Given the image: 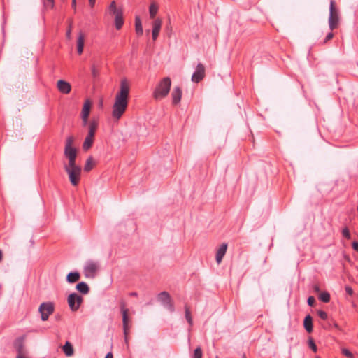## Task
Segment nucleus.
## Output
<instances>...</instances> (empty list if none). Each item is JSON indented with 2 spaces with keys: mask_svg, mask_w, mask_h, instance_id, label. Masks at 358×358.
<instances>
[{
  "mask_svg": "<svg viewBox=\"0 0 358 358\" xmlns=\"http://www.w3.org/2000/svg\"><path fill=\"white\" fill-rule=\"evenodd\" d=\"M352 248H353L355 251L358 252V242H357V241H354V242H352Z\"/></svg>",
  "mask_w": 358,
  "mask_h": 358,
  "instance_id": "obj_44",
  "label": "nucleus"
},
{
  "mask_svg": "<svg viewBox=\"0 0 358 358\" xmlns=\"http://www.w3.org/2000/svg\"><path fill=\"white\" fill-rule=\"evenodd\" d=\"M105 358H113V353H112V352H108V353L106 355V357H105Z\"/></svg>",
  "mask_w": 358,
  "mask_h": 358,
  "instance_id": "obj_48",
  "label": "nucleus"
},
{
  "mask_svg": "<svg viewBox=\"0 0 358 358\" xmlns=\"http://www.w3.org/2000/svg\"><path fill=\"white\" fill-rule=\"evenodd\" d=\"M95 162L94 161V159L92 156L89 157L85 162V164L84 166V171L85 172L90 171L94 166Z\"/></svg>",
  "mask_w": 358,
  "mask_h": 358,
  "instance_id": "obj_24",
  "label": "nucleus"
},
{
  "mask_svg": "<svg viewBox=\"0 0 358 358\" xmlns=\"http://www.w3.org/2000/svg\"><path fill=\"white\" fill-rule=\"evenodd\" d=\"M205 75V66L201 63H199L196 66L195 71L192 76V81L198 83L204 78Z\"/></svg>",
  "mask_w": 358,
  "mask_h": 358,
  "instance_id": "obj_11",
  "label": "nucleus"
},
{
  "mask_svg": "<svg viewBox=\"0 0 358 358\" xmlns=\"http://www.w3.org/2000/svg\"><path fill=\"white\" fill-rule=\"evenodd\" d=\"M45 9H52L55 7V0H43Z\"/></svg>",
  "mask_w": 358,
  "mask_h": 358,
  "instance_id": "obj_32",
  "label": "nucleus"
},
{
  "mask_svg": "<svg viewBox=\"0 0 358 358\" xmlns=\"http://www.w3.org/2000/svg\"><path fill=\"white\" fill-rule=\"evenodd\" d=\"M182 94V90L180 87L176 86L173 88L171 92L172 103L173 105H177L180 102Z\"/></svg>",
  "mask_w": 358,
  "mask_h": 358,
  "instance_id": "obj_13",
  "label": "nucleus"
},
{
  "mask_svg": "<svg viewBox=\"0 0 358 358\" xmlns=\"http://www.w3.org/2000/svg\"><path fill=\"white\" fill-rule=\"evenodd\" d=\"M317 313L322 320H327L328 317L327 313L324 310H317Z\"/></svg>",
  "mask_w": 358,
  "mask_h": 358,
  "instance_id": "obj_36",
  "label": "nucleus"
},
{
  "mask_svg": "<svg viewBox=\"0 0 358 358\" xmlns=\"http://www.w3.org/2000/svg\"><path fill=\"white\" fill-rule=\"evenodd\" d=\"M303 327L308 333H311L313 330V317L308 315L303 320Z\"/></svg>",
  "mask_w": 358,
  "mask_h": 358,
  "instance_id": "obj_15",
  "label": "nucleus"
},
{
  "mask_svg": "<svg viewBox=\"0 0 358 358\" xmlns=\"http://www.w3.org/2000/svg\"><path fill=\"white\" fill-rule=\"evenodd\" d=\"M357 212H358V206H357Z\"/></svg>",
  "mask_w": 358,
  "mask_h": 358,
  "instance_id": "obj_53",
  "label": "nucleus"
},
{
  "mask_svg": "<svg viewBox=\"0 0 358 358\" xmlns=\"http://www.w3.org/2000/svg\"><path fill=\"white\" fill-rule=\"evenodd\" d=\"M129 296H137L138 294L136 292H131V293H129Z\"/></svg>",
  "mask_w": 358,
  "mask_h": 358,
  "instance_id": "obj_50",
  "label": "nucleus"
},
{
  "mask_svg": "<svg viewBox=\"0 0 358 358\" xmlns=\"http://www.w3.org/2000/svg\"><path fill=\"white\" fill-rule=\"evenodd\" d=\"M76 0H72V7L76 9Z\"/></svg>",
  "mask_w": 358,
  "mask_h": 358,
  "instance_id": "obj_49",
  "label": "nucleus"
},
{
  "mask_svg": "<svg viewBox=\"0 0 358 358\" xmlns=\"http://www.w3.org/2000/svg\"><path fill=\"white\" fill-rule=\"evenodd\" d=\"M185 318H186L187 322L189 323V324L190 326H192L193 320H192V317L191 315L190 308L187 304L185 306Z\"/></svg>",
  "mask_w": 358,
  "mask_h": 358,
  "instance_id": "obj_28",
  "label": "nucleus"
},
{
  "mask_svg": "<svg viewBox=\"0 0 358 358\" xmlns=\"http://www.w3.org/2000/svg\"><path fill=\"white\" fill-rule=\"evenodd\" d=\"M313 289L315 292L319 293L320 292V287L319 284H314L313 285Z\"/></svg>",
  "mask_w": 358,
  "mask_h": 358,
  "instance_id": "obj_42",
  "label": "nucleus"
},
{
  "mask_svg": "<svg viewBox=\"0 0 358 358\" xmlns=\"http://www.w3.org/2000/svg\"><path fill=\"white\" fill-rule=\"evenodd\" d=\"M158 11V6L155 3H152L149 8L150 17L155 19Z\"/></svg>",
  "mask_w": 358,
  "mask_h": 358,
  "instance_id": "obj_30",
  "label": "nucleus"
},
{
  "mask_svg": "<svg viewBox=\"0 0 358 358\" xmlns=\"http://www.w3.org/2000/svg\"><path fill=\"white\" fill-rule=\"evenodd\" d=\"M64 168L69 176L71 184L73 186H77L80 180L81 167L77 164H73L72 166L64 165Z\"/></svg>",
  "mask_w": 358,
  "mask_h": 358,
  "instance_id": "obj_4",
  "label": "nucleus"
},
{
  "mask_svg": "<svg viewBox=\"0 0 358 358\" xmlns=\"http://www.w3.org/2000/svg\"><path fill=\"white\" fill-rule=\"evenodd\" d=\"M98 127V122L95 120H92L89 122V131L87 136L90 137H94L96 133V131Z\"/></svg>",
  "mask_w": 358,
  "mask_h": 358,
  "instance_id": "obj_20",
  "label": "nucleus"
},
{
  "mask_svg": "<svg viewBox=\"0 0 358 358\" xmlns=\"http://www.w3.org/2000/svg\"><path fill=\"white\" fill-rule=\"evenodd\" d=\"M83 127H86L88 124V117H81Z\"/></svg>",
  "mask_w": 358,
  "mask_h": 358,
  "instance_id": "obj_43",
  "label": "nucleus"
},
{
  "mask_svg": "<svg viewBox=\"0 0 358 358\" xmlns=\"http://www.w3.org/2000/svg\"><path fill=\"white\" fill-rule=\"evenodd\" d=\"M345 289L347 294H349L350 296H352L353 294V289L351 287L346 286Z\"/></svg>",
  "mask_w": 358,
  "mask_h": 358,
  "instance_id": "obj_41",
  "label": "nucleus"
},
{
  "mask_svg": "<svg viewBox=\"0 0 358 358\" xmlns=\"http://www.w3.org/2000/svg\"><path fill=\"white\" fill-rule=\"evenodd\" d=\"M342 353L346 356L347 357H350V358H352L353 355L352 353L348 349L346 348H343L342 349Z\"/></svg>",
  "mask_w": 358,
  "mask_h": 358,
  "instance_id": "obj_37",
  "label": "nucleus"
},
{
  "mask_svg": "<svg viewBox=\"0 0 358 358\" xmlns=\"http://www.w3.org/2000/svg\"><path fill=\"white\" fill-rule=\"evenodd\" d=\"M76 289L83 294H87L90 292V288L87 283L81 282L77 284Z\"/></svg>",
  "mask_w": 358,
  "mask_h": 358,
  "instance_id": "obj_26",
  "label": "nucleus"
},
{
  "mask_svg": "<svg viewBox=\"0 0 358 358\" xmlns=\"http://www.w3.org/2000/svg\"><path fill=\"white\" fill-rule=\"evenodd\" d=\"M319 299L324 303H329L330 301V294L327 292H322L319 296Z\"/></svg>",
  "mask_w": 358,
  "mask_h": 358,
  "instance_id": "obj_31",
  "label": "nucleus"
},
{
  "mask_svg": "<svg viewBox=\"0 0 358 358\" xmlns=\"http://www.w3.org/2000/svg\"><path fill=\"white\" fill-rule=\"evenodd\" d=\"M171 86V80L169 77L162 79L157 85L154 92L153 98L155 100H160L165 98L169 93Z\"/></svg>",
  "mask_w": 358,
  "mask_h": 358,
  "instance_id": "obj_2",
  "label": "nucleus"
},
{
  "mask_svg": "<svg viewBox=\"0 0 358 358\" xmlns=\"http://www.w3.org/2000/svg\"><path fill=\"white\" fill-rule=\"evenodd\" d=\"M129 85L126 79L120 82V90L116 94L113 106L112 116L115 120H120L125 113L129 101Z\"/></svg>",
  "mask_w": 358,
  "mask_h": 358,
  "instance_id": "obj_1",
  "label": "nucleus"
},
{
  "mask_svg": "<svg viewBox=\"0 0 358 358\" xmlns=\"http://www.w3.org/2000/svg\"><path fill=\"white\" fill-rule=\"evenodd\" d=\"M3 259V254H2V251L0 250V262H1Z\"/></svg>",
  "mask_w": 358,
  "mask_h": 358,
  "instance_id": "obj_51",
  "label": "nucleus"
},
{
  "mask_svg": "<svg viewBox=\"0 0 358 358\" xmlns=\"http://www.w3.org/2000/svg\"><path fill=\"white\" fill-rule=\"evenodd\" d=\"M92 74L94 78L99 75V71L94 66H92Z\"/></svg>",
  "mask_w": 358,
  "mask_h": 358,
  "instance_id": "obj_40",
  "label": "nucleus"
},
{
  "mask_svg": "<svg viewBox=\"0 0 358 358\" xmlns=\"http://www.w3.org/2000/svg\"><path fill=\"white\" fill-rule=\"evenodd\" d=\"M115 27L117 29H120L124 24V19H123V11L120 10L119 13H117V15H115Z\"/></svg>",
  "mask_w": 358,
  "mask_h": 358,
  "instance_id": "obj_18",
  "label": "nucleus"
},
{
  "mask_svg": "<svg viewBox=\"0 0 358 358\" xmlns=\"http://www.w3.org/2000/svg\"><path fill=\"white\" fill-rule=\"evenodd\" d=\"M159 32H157V31H152V39H153L154 41H155V40L157 38V37H158V36H159Z\"/></svg>",
  "mask_w": 358,
  "mask_h": 358,
  "instance_id": "obj_45",
  "label": "nucleus"
},
{
  "mask_svg": "<svg viewBox=\"0 0 358 358\" xmlns=\"http://www.w3.org/2000/svg\"><path fill=\"white\" fill-rule=\"evenodd\" d=\"M62 350L64 353L67 357H71L73 355L74 350L72 344L69 341H66L64 346L62 347Z\"/></svg>",
  "mask_w": 358,
  "mask_h": 358,
  "instance_id": "obj_21",
  "label": "nucleus"
},
{
  "mask_svg": "<svg viewBox=\"0 0 358 358\" xmlns=\"http://www.w3.org/2000/svg\"><path fill=\"white\" fill-rule=\"evenodd\" d=\"M96 0H89L90 5L92 8L94 6Z\"/></svg>",
  "mask_w": 358,
  "mask_h": 358,
  "instance_id": "obj_47",
  "label": "nucleus"
},
{
  "mask_svg": "<svg viewBox=\"0 0 358 358\" xmlns=\"http://www.w3.org/2000/svg\"><path fill=\"white\" fill-rule=\"evenodd\" d=\"M57 87L58 90L61 93L65 94H69L71 90V84L65 80H59L57 81Z\"/></svg>",
  "mask_w": 358,
  "mask_h": 358,
  "instance_id": "obj_12",
  "label": "nucleus"
},
{
  "mask_svg": "<svg viewBox=\"0 0 358 358\" xmlns=\"http://www.w3.org/2000/svg\"><path fill=\"white\" fill-rule=\"evenodd\" d=\"M83 297L76 293L69 294L67 301L70 309L73 312L78 310L83 302Z\"/></svg>",
  "mask_w": 358,
  "mask_h": 358,
  "instance_id": "obj_10",
  "label": "nucleus"
},
{
  "mask_svg": "<svg viewBox=\"0 0 358 358\" xmlns=\"http://www.w3.org/2000/svg\"><path fill=\"white\" fill-rule=\"evenodd\" d=\"M308 345H309L310 348H311V350L314 352H317V345H316V344L315 343L313 339L311 337L309 338V339H308Z\"/></svg>",
  "mask_w": 358,
  "mask_h": 358,
  "instance_id": "obj_34",
  "label": "nucleus"
},
{
  "mask_svg": "<svg viewBox=\"0 0 358 358\" xmlns=\"http://www.w3.org/2000/svg\"><path fill=\"white\" fill-rule=\"evenodd\" d=\"M215 358H219L217 356Z\"/></svg>",
  "mask_w": 358,
  "mask_h": 358,
  "instance_id": "obj_54",
  "label": "nucleus"
},
{
  "mask_svg": "<svg viewBox=\"0 0 358 358\" xmlns=\"http://www.w3.org/2000/svg\"><path fill=\"white\" fill-rule=\"evenodd\" d=\"M74 138L72 136H69L66 139V143L64 150V155L69 160L66 165L72 166L76 164L77 150L73 146Z\"/></svg>",
  "mask_w": 358,
  "mask_h": 358,
  "instance_id": "obj_3",
  "label": "nucleus"
},
{
  "mask_svg": "<svg viewBox=\"0 0 358 358\" xmlns=\"http://www.w3.org/2000/svg\"><path fill=\"white\" fill-rule=\"evenodd\" d=\"M339 22L338 12L336 8V3L334 0L330 1L329 6V29L332 31L337 28Z\"/></svg>",
  "mask_w": 358,
  "mask_h": 358,
  "instance_id": "obj_6",
  "label": "nucleus"
},
{
  "mask_svg": "<svg viewBox=\"0 0 358 358\" xmlns=\"http://www.w3.org/2000/svg\"><path fill=\"white\" fill-rule=\"evenodd\" d=\"M203 352L201 347H197L194 352L192 358H202Z\"/></svg>",
  "mask_w": 358,
  "mask_h": 358,
  "instance_id": "obj_33",
  "label": "nucleus"
},
{
  "mask_svg": "<svg viewBox=\"0 0 358 358\" xmlns=\"http://www.w3.org/2000/svg\"><path fill=\"white\" fill-rule=\"evenodd\" d=\"M334 37V34L332 32H329L325 37L323 43H327L329 41L332 39Z\"/></svg>",
  "mask_w": 358,
  "mask_h": 358,
  "instance_id": "obj_38",
  "label": "nucleus"
},
{
  "mask_svg": "<svg viewBox=\"0 0 358 358\" xmlns=\"http://www.w3.org/2000/svg\"><path fill=\"white\" fill-rule=\"evenodd\" d=\"M308 304L310 306H313L315 303V299L313 296H309L308 298Z\"/></svg>",
  "mask_w": 358,
  "mask_h": 358,
  "instance_id": "obj_39",
  "label": "nucleus"
},
{
  "mask_svg": "<svg viewBox=\"0 0 358 358\" xmlns=\"http://www.w3.org/2000/svg\"><path fill=\"white\" fill-rule=\"evenodd\" d=\"M38 311L41 314V320L46 321L48 320L49 316L54 313L55 305L52 302L42 303L38 308Z\"/></svg>",
  "mask_w": 358,
  "mask_h": 358,
  "instance_id": "obj_7",
  "label": "nucleus"
},
{
  "mask_svg": "<svg viewBox=\"0 0 358 358\" xmlns=\"http://www.w3.org/2000/svg\"><path fill=\"white\" fill-rule=\"evenodd\" d=\"M108 10L110 15H115L120 10H122V9L117 8L115 1H113L108 6Z\"/></svg>",
  "mask_w": 358,
  "mask_h": 358,
  "instance_id": "obj_27",
  "label": "nucleus"
},
{
  "mask_svg": "<svg viewBox=\"0 0 358 358\" xmlns=\"http://www.w3.org/2000/svg\"><path fill=\"white\" fill-rule=\"evenodd\" d=\"M80 278L78 272H71L66 276V280L69 283H74L79 280Z\"/></svg>",
  "mask_w": 358,
  "mask_h": 358,
  "instance_id": "obj_22",
  "label": "nucleus"
},
{
  "mask_svg": "<svg viewBox=\"0 0 358 358\" xmlns=\"http://www.w3.org/2000/svg\"><path fill=\"white\" fill-rule=\"evenodd\" d=\"M15 348L17 350V354H22L27 352L24 345V338H17L14 343Z\"/></svg>",
  "mask_w": 358,
  "mask_h": 358,
  "instance_id": "obj_16",
  "label": "nucleus"
},
{
  "mask_svg": "<svg viewBox=\"0 0 358 358\" xmlns=\"http://www.w3.org/2000/svg\"><path fill=\"white\" fill-rule=\"evenodd\" d=\"M342 235L343 236V237L346 238L347 239L351 238V235H350V231L348 229V227H345L343 229Z\"/></svg>",
  "mask_w": 358,
  "mask_h": 358,
  "instance_id": "obj_35",
  "label": "nucleus"
},
{
  "mask_svg": "<svg viewBox=\"0 0 358 358\" xmlns=\"http://www.w3.org/2000/svg\"><path fill=\"white\" fill-rule=\"evenodd\" d=\"M227 243H223L220 246L218 250H217V252H216V262H217V264H220L222 262V258H223V257L224 256V255H225V253L227 252Z\"/></svg>",
  "mask_w": 358,
  "mask_h": 358,
  "instance_id": "obj_14",
  "label": "nucleus"
},
{
  "mask_svg": "<svg viewBox=\"0 0 358 358\" xmlns=\"http://www.w3.org/2000/svg\"><path fill=\"white\" fill-rule=\"evenodd\" d=\"M99 270V264L94 261H88L83 268V273L86 278H94Z\"/></svg>",
  "mask_w": 358,
  "mask_h": 358,
  "instance_id": "obj_8",
  "label": "nucleus"
},
{
  "mask_svg": "<svg viewBox=\"0 0 358 358\" xmlns=\"http://www.w3.org/2000/svg\"><path fill=\"white\" fill-rule=\"evenodd\" d=\"M333 326H334V327H335L336 329H338V330H339V331H341V327L338 326V324L336 322H333Z\"/></svg>",
  "mask_w": 358,
  "mask_h": 358,
  "instance_id": "obj_46",
  "label": "nucleus"
},
{
  "mask_svg": "<svg viewBox=\"0 0 358 358\" xmlns=\"http://www.w3.org/2000/svg\"><path fill=\"white\" fill-rule=\"evenodd\" d=\"M157 299L170 311H174L173 303L169 292L166 291L160 292L157 296Z\"/></svg>",
  "mask_w": 358,
  "mask_h": 358,
  "instance_id": "obj_9",
  "label": "nucleus"
},
{
  "mask_svg": "<svg viewBox=\"0 0 358 358\" xmlns=\"http://www.w3.org/2000/svg\"><path fill=\"white\" fill-rule=\"evenodd\" d=\"M84 43H85V35L83 33L80 32L78 36V41H77V52L78 55H81L83 52V48H84Z\"/></svg>",
  "mask_w": 358,
  "mask_h": 358,
  "instance_id": "obj_17",
  "label": "nucleus"
},
{
  "mask_svg": "<svg viewBox=\"0 0 358 358\" xmlns=\"http://www.w3.org/2000/svg\"><path fill=\"white\" fill-rule=\"evenodd\" d=\"M135 31L138 36L143 35V27L141 24V20L139 16H136L135 17Z\"/></svg>",
  "mask_w": 358,
  "mask_h": 358,
  "instance_id": "obj_23",
  "label": "nucleus"
},
{
  "mask_svg": "<svg viewBox=\"0 0 358 358\" xmlns=\"http://www.w3.org/2000/svg\"><path fill=\"white\" fill-rule=\"evenodd\" d=\"M70 33H71V30L69 29L67 32V35L69 36L70 35Z\"/></svg>",
  "mask_w": 358,
  "mask_h": 358,
  "instance_id": "obj_52",
  "label": "nucleus"
},
{
  "mask_svg": "<svg viewBox=\"0 0 358 358\" xmlns=\"http://www.w3.org/2000/svg\"><path fill=\"white\" fill-rule=\"evenodd\" d=\"M94 143V137L87 136L83 144V149L85 151L88 150L92 146Z\"/></svg>",
  "mask_w": 358,
  "mask_h": 358,
  "instance_id": "obj_25",
  "label": "nucleus"
},
{
  "mask_svg": "<svg viewBox=\"0 0 358 358\" xmlns=\"http://www.w3.org/2000/svg\"><path fill=\"white\" fill-rule=\"evenodd\" d=\"M121 313L122 314V323L124 334L125 343L128 344V334H129V309L126 307V302L124 300H121L120 302Z\"/></svg>",
  "mask_w": 358,
  "mask_h": 358,
  "instance_id": "obj_5",
  "label": "nucleus"
},
{
  "mask_svg": "<svg viewBox=\"0 0 358 358\" xmlns=\"http://www.w3.org/2000/svg\"><path fill=\"white\" fill-rule=\"evenodd\" d=\"M90 108H91V102L89 99H87L83 104L82 112H81V117H89L90 113Z\"/></svg>",
  "mask_w": 358,
  "mask_h": 358,
  "instance_id": "obj_19",
  "label": "nucleus"
},
{
  "mask_svg": "<svg viewBox=\"0 0 358 358\" xmlns=\"http://www.w3.org/2000/svg\"><path fill=\"white\" fill-rule=\"evenodd\" d=\"M162 21L159 18L155 19L152 22V31L160 32Z\"/></svg>",
  "mask_w": 358,
  "mask_h": 358,
  "instance_id": "obj_29",
  "label": "nucleus"
}]
</instances>
